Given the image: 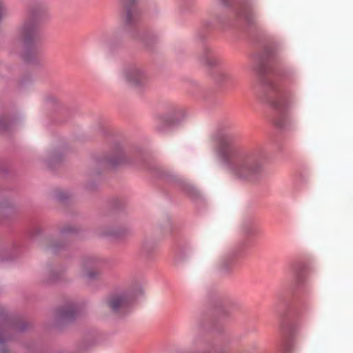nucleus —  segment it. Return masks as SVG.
I'll use <instances>...</instances> for the list:
<instances>
[{
	"label": "nucleus",
	"mask_w": 353,
	"mask_h": 353,
	"mask_svg": "<svg viewBox=\"0 0 353 353\" xmlns=\"http://www.w3.org/2000/svg\"><path fill=\"white\" fill-rule=\"evenodd\" d=\"M6 125V119L4 117H0V130L3 129Z\"/></svg>",
	"instance_id": "obj_11"
},
{
	"label": "nucleus",
	"mask_w": 353,
	"mask_h": 353,
	"mask_svg": "<svg viewBox=\"0 0 353 353\" xmlns=\"http://www.w3.org/2000/svg\"><path fill=\"white\" fill-rule=\"evenodd\" d=\"M74 313V307L69 306L67 309L63 310L61 313V316L63 318L69 319L72 317Z\"/></svg>",
	"instance_id": "obj_8"
},
{
	"label": "nucleus",
	"mask_w": 353,
	"mask_h": 353,
	"mask_svg": "<svg viewBox=\"0 0 353 353\" xmlns=\"http://www.w3.org/2000/svg\"><path fill=\"white\" fill-rule=\"evenodd\" d=\"M39 19L32 14L26 19L17 30L18 40L27 48H34L39 39Z\"/></svg>",
	"instance_id": "obj_2"
},
{
	"label": "nucleus",
	"mask_w": 353,
	"mask_h": 353,
	"mask_svg": "<svg viewBox=\"0 0 353 353\" xmlns=\"http://www.w3.org/2000/svg\"><path fill=\"white\" fill-rule=\"evenodd\" d=\"M216 59L212 56L210 55L209 57H207L205 59V63L208 65H213L216 63Z\"/></svg>",
	"instance_id": "obj_9"
},
{
	"label": "nucleus",
	"mask_w": 353,
	"mask_h": 353,
	"mask_svg": "<svg viewBox=\"0 0 353 353\" xmlns=\"http://www.w3.org/2000/svg\"><path fill=\"white\" fill-rule=\"evenodd\" d=\"M132 297L128 293L112 294L107 298L105 304L114 312H120L129 305Z\"/></svg>",
	"instance_id": "obj_4"
},
{
	"label": "nucleus",
	"mask_w": 353,
	"mask_h": 353,
	"mask_svg": "<svg viewBox=\"0 0 353 353\" xmlns=\"http://www.w3.org/2000/svg\"><path fill=\"white\" fill-rule=\"evenodd\" d=\"M218 155L221 164L236 179L250 180L263 170V159L260 154L241 151L231 143L222 142Z\"/></svg>",
	"instance_id": "obj_1"
},
{
	"label": "nucleus",
	"mask_w": 353,
	"mask_h": 353,
	"mask_svg": "<svg viewBox=\"0 0 353 353\" xmlns=\"http://www.w3.org/2000/svg\"><path fill=\"white\" fill-rule=\"evenodd\" d=\"M125 81L131 86L139 88L144 86L148 81V74L140 68H129L123 72Z\"/></svg>",
	"instance_id": "obj_3"
},
{
	"label": "nucleus",
	"mask_w": 353,
	"mask_h": 353,
	"mask_svg": "<svg viewBox=\"0 0 353 353\" xmlns=\"http://www.w3.org/2000/svg\"><path fill=\"white\" fill-rule=\"evenodd\" d=\"M81 274L88 281H93L99 278L101 272L90 264L85 263L81 267Z\"/></svg>",
	"instance_id": "obj_6"
},
{
	"label": "nucleus",
	"mask_w": 353,
	"mask_h": 353,
	"mask_svg": "<svg viewBox=\"0 0 353 353\" xmlns=\"http://www.w3.org/2000/svg\"><path fill=\"white\" fill-rule=\"evenodd\" d=\"M275 106L278 109L281 117L280 120L276 121V125L281 128H285L286 123L282 119H284V117L286 116L287 108L283 105H276Z\"/></svg>",
	"instance_id": "obj_7"
},
{
	"label": "nucleus",
	"mask_w": 353,
	"mask_h": 353,
	"mask_svg": "<svg viewBox=\"0 0 353 353\" xmlns=\"http://www.w3.org/2000/svg\"><path fill=\"white\" fill-rule=\"evenodd\" d=\"M6 9H5V7L1 1V0H0V19L6 14Z\"/></svg>",
	"instance_id": "obj_10"
},
{
	"label": "nucleus",
	"mask_w": 353,
	"mask_h": 353,
	"mask_svg": "<svg viewBox=\"0 0 353 353\" xmlns=\"http://www.w3.org/2000/svg\"><path fill=\"white\" fill-rule=\"evenodd\" d=\"M0 347H3L2 341L0 339Z\"/></svg>",
	"instance_id": "obj_12"
},
{
	"label": "nucleus",
	"mask_w": 353,
	"mask_h": 353,
	"mask_svg": "<svg viewBox=\"0 0 353 353\" xmlns=\"http://www.w3.org/2000/svg\"><path fill=\"white\" fill-rule=\"evenodd\" d=\"M124 12V20L127 24L134 23L138 19L139 12L134 6V0H118Z\"/></svg>",
	"instance_id": "obj_5"
}]
</instances>
